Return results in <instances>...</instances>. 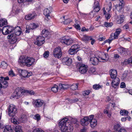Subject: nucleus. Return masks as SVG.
I'll return each mask as SVG.
<instances>
[{
	"instance_id": "obj_1",
	"label": "nucleus",
	"mask_w": 132,
	"mask_h": 132,
	"mask_svg": "<svg viewBox=\"0 0 132 132\" xmlns=\"http://www.w3.org/2000/svg\"><path fill=\"white\" fill-rule=\"evenodd\" d=\"M18 61L21 66L25 65L30 67L34 64L35 59L32 57L22 56L19 58Z\"/></svg>"
},
{
	"instance_id": "obj_2",
	"label": "nucleus",
	"mask_w": 132,
	"mask_h": 132,
	"mask_svg": "<svg viewBox=\"0 0 132 132\" xmlns=\"http://www.w3.org/2000/svg\"><path fill=\"white\" fill-rule=\"evenodd\" d=\"M69 119L65 118L61 120L59 123V127L61 128L62 132H72L70 128H68L66 126V123Z\"/></svg>"
},
{
	"instance_id": "obj_3",
	"label": "nucleus",
	"mask_w": 132,
	"mask_h": 132,
	"mask_svg": "<svg viewBox=\"0 0 132 132\" xmlns=\"http://www.w3.org/2000/svg\"><path fill=\"white\" fill-rule=\"evenodd\" d=\"M7 110L8 113L10 117H13L17 113V109L16 106L12 104H10L8 107Z\"/></svg>"
},
{
	"instance_id": "obj_4",
	"label": "nucleus",
	"mask_w": 132,
	"mask_h": 132,
	"mask_svg": "<svg viewBox=\"0 0 132 132\" xmlns=\"http://www.w3.org/2000/svg\"><path fill=\"white\" fill-rule=\"evenodd\" d=\"M90 61L92 65H97L100 59L97 52L93 56H90Z\"/></svg>"
},
{
	"instance_id": "obj_5",
	"label": "nucleus",
	"mask_w": 132,
	"mask_h": 132,
	"mask_svg": "<svg viewBox=\"0 0 132 132\" xmlns=\"http://www.w3.org/2000/svg\"><path fill=\"white\" fill-rule=\"evenodd\" d=\"M7 38L9 39L10 43L12 44L18 42L20 40L19 38L17 37L14 34L9 35L7 36Z\"/></svg>"
},
{
	"instance_id": "obj_6",
	"label": "nucleus",
	"mask_w": 132,
	"mask_h": 132,
	"mask_svg": "<svg viewBox=\"0 0 132 132\" xmlns=\"http://www.w3.org/2000/svg\"><path fill=\"white\" fill-rule=\"evenodd\" d=\"M77 65L79 67V71L81 73L84 74L87 72L88 69L87 65L80 62L78 63Z\"/></svg>"
},
{
	"instance_id": "obj_7",
	"label": "nucleus",
	"mask_w": 132,
	"mask_h": 132,
	"mask_svg": "<svg viewBox=\"0 0 132 132\" xmlns=\"http://www.w3.org/2000/svg\"><path fill=\"white\" fill-rule=\"evenodd\" d=\"M98 53L100 59V62H105L108 61L109 59L108 54L105 53L103 52H98Z\"/></svg>"
},
{
	"instance_id": "obj_8",
	"label": "nucleus",
	"mask_w": 132,
	"mask_h": 132,
	"mask_svg": "<svg viewBox=\"0 0 132 132\" xmlns=\"http://www.w3.org/2000/svg\"><path fill=\"white\" fill-rule=\"evenodd\" d=\"M14 30V28L12 26L7 25L3 28L2 32L3 35H7L13 31Z\"/></svg>"
},
{
	"instance_id": "obj_9",
	"label": "nucleus",
	"mask_w": 132,
	"mask_h": 132,
	"mask_svg": "<svg viewBox=\"0 0 132 132\" xmlns=\"http://www.w3.org/2000/svg\"><path fill=\"white\" fill-rule=\"evenodd\" d=\"M80 48L78 44H75L72 45L68 51V52L70 55H73L76 53L78 51V49Z\"/></svg>"
},
{
	"instance_id": "obj_10",
	"label": "nucleus",
	"mask_w": 132,
	"mask_h": 132,
	"mask_svg": "<svg viewBox=\"0 0 132 132\" xmlns=\"http://www.w3.org/2000/svg\"><path fill=\"white\" fill-rule=\"evenodd\" d=\"M45 103L44 101L40 99H33L32 103L35 108H40Z\"/></svg>"
},
{
	"instance_id": "obj_11",
	"label": "nucleus",
	"mask_w": 132,
	"mask_h": 132,
	"mask_svg": "<svg viewBox=\"0 0 132 132\" xmlns=\"http://www.w3.org/2000/svg\"><path fill=\"white\" fill-rule=\"evenodd\" d=\"M112 79L111 84L112 87L114 89H118L119 88L120 81L119 78L116 77Z\"/></svg>"
},
{
	"instance_id": "obj_12",
	"label": "nucleus",
	"mask_w": 132,
	"mask_h": 132,
	"mask_svg": "<svg viewBox=\"0 0 132 132\" xmlns=\"http://www.w3.org/2000/svg\"><path fill=\"white\" fill-rule=\"evenodd\" d=\"M60 41L62 43L67 45H70L73 42V41L70 39L69 37L67 36L62 37L60 39Z\"/></svg>"
},
{
	"instance_id": "obj_13",
	"label": "nucleus",
	"mask_w": 132,
	"mask_h": 132,
	"mask_svg": "<svg viewBox=\"0 0 132 132\" xmlns=\"http://www.w3.org/2000/svg\"><path fill=\"white\" fill-rule=\"evenodd\" d=\"M18 72L20 74V75L24 78L29 77L32 75V72H29L27 71L26 70L19 69V70Z\"/></svg>"
},
{
	"instance_id": "obj_14",
	"label": "nucleus",
	"mask_w": 132,
	"mask_h": 132,
	"mask_svg": "<svg viewBox=\"0 0 132 132\" xmlns=\"http://www.w3.org/2000/svg\"><path fill=\"white\" fill-rule=\"evenodd\" d=\"M45 39L44 37L39 36L36 38L34 44L38 46H40L45 43Z\"/></svg>"
},
{
	"instance_id": "obj_15",
	"label": "nucleus",
	"mask_w": 132,
	"mask_h": 132,
	"mask_svg": "<svg viewBox=\"0 0 132 132\" xmlns=\"http://www.w3.org/2000/svg\"><path fill=\"white\" fill-rule=\"evenodd\" d=\"M62 62L63 64L69 66L72 63V60L70 58L65 57L62 59Z\"/></svg>"
},
{
	"instance_id": "obj_16",
	"label": "nucleus",
	"mask_w": 132,
	"mask_h": 132,
	"mask_svg": "<svg viewBox=\"0 0 132 132\" xmlns=\"http://www.w3.org/2000/svg\"><path fill=\"white\" fill-rule=\"evenodd\" d=\"M90 121L89 117H85L81 119L80 121V123L83 126H87L90 123Z\"/></svg>"
},
{
	"instance_id": "obj_17",
	"label": "nucleus",
	"mask_w": 132,
	"mask_h": 132,
	"mask_svg": "<svg viewBox=\"0 0 132 132\" xmlns=\"http://www.w3.org/2000/svg\"><path fill=\"white\" fill-rule=\"evenodd\" d=\"M15 92L17 93V95L19 97L22 96L24 92V90L22 89L20 87H18L15 89Z\"/></svg>"
},
{
	"instance_id": "obj_18",
	"label": "nucleus",
	"mask_w": 132,
	"mask_h": 132,
	"mask_svg": "<svg viewBox=\"0 0 132 132\" xmlns=\"http://www.w3.org/2000/svg\"><path fill=\"white\" fill-rule=\"evenodd\" d=\"M36 16L37 14L34 12L26 15L24 18L26 20H30L34 19Z\"/></svg>"
},
{
	"instance_id": "obj_19",
	"label": "nucleus",
	"mask_w": 132,
	"mask_h": 132,
	"mask_svg": "<svg viewBox=\"0 0 132 132\" xmlns=\"http://www.w3.org/2000/svg\"><path fill=\"white\" fill-rule=\"evenodd\" d=\"M42 37H44V38L47 37V39H48L50 38V32L47 30L45 29H43L42 31Z\"/></svg>"
},
{
	"instance_id": "obj_20",
	"label": "nucleus",
	"mask_w": 132,
	"mask_h": 132,
	"mask_svg": "<svg viewBox=\"0 0 132 132\" xmlns=\"http://www.w3.org/2000/svg\"><path fill=\"white\" fill-rule=\"evenodd\" d=\"M109 73H110L111 78H113L117 77V70L114 69H111L110 70Z\"/></svg>"
},
{
	"instance_id": "obj_21",
	"label": "nucleus",
	"mask_w": 132,
	"mask_h": 132,
	"mask_svg": "<svg viewBox=\"0 0 132 132\" xmlns=\"http://www.w3.org/2000/svg\"><path fill=\"white\" fill-rule=\"evenodd\" d=\"M21 29L20 27L18 26L14 28V31L15 34H14L16 36H19L22 33V31H21Z\"/></svg>"
},
{
	"instance_id": "obj_22",
	"label": "nucleus",
	"mask_w": 132,
	"mask_h": 132,
	"mask_svg": "<svg viewBox=\"0 0 132 132\" xmlns=\"http://www.w3.org/2000/svg\"><path fill=\"white\" fill-rule=\"evenodd\" d=\"M90 126L92 128H95L97 125V121L96 119H93L90 121Z\"/></svg>"
},
{
	"instance_id": "obj_23",
	"label": "nucleus",
	"mask_w": 132,
	"mask_h": 132,
	"mask_svg": "<svg viewBox=\"0 0 132 132\" xmlns=\"http://www.w3.org/2000/svg\"><path fill=\"white\" fill-rule=\"evenodd\" d=\"M124 16L123 15H120L118 17L117 20V23L118 24H121L124 21Z\"/></svg>"
},
{
	"instance_id": "obj_24",
	"label": "nucleus",
	"mask_w": 132,
	"mask_h": 132,
	"mask_svg": "<svg viewBox=\"0 0 132 132\" xmlns=\"http://www.w3.org/2000/svg\"><path fill=\"white\" fill-rule=\"evenodd\" d=\"M13 132H23V131L22 129L21 126L17 125L13 127Z\"/></svg>"
},
{
	"instance_id": "obj_25",
	"label": "nucleus",
	"mask_w": 132,
	"mask_h": 132,
	"mask_svg": "<svg viewBox=\"0 0 132 132\" xmlns=\"http://www.w3.org/2000/svg\"><path fill=\"white\" fill-rule=\"evenodd\" d=\"M4 132H13V128L12 129L11 126L7 125L5 126L3 130Z\"/></svg>"
},
{
	"instance_id": "obj_26",
	"label": "nucleus",
	"mask_w": 132,
	"mask_h": 132,
	"mask_svg": "<svg viewBox=\"0 0 132 132\" xmlns=\"http://www.w3.org/2000/svg\"><path fill=\"white\" fill-rule=\"evenodd\" d=\"M7 24V20L5 19H0V27H3L6 26Z\"/></svg>"
},
{
	"instance_id": "obj_27",
	"label": "nucleus",
	"mask_w": 132,
	"mask_h": 132,
	"mask_svg": "<svg viewBox=\"0 0 132 132\" xmlns=\"http://www.w3.org/2000/svg\"><path fill=\"white\" fill-rule=\"evenodd\" d=\"M121 31V29L118 28L117 29L115 32L114 35V39H117L118 38V36L120 34Z\"/></svg>"
},
{
	"instance_id": "obj_28",
	"label": "nucleus",
	"mask_w": 132,
	"mask_h": 132,
	"mask_svg": "<svg viewBox=\"0 0 132 132\" xmlns=\"http://www.w3.org/2000/svg\"><path fill=\"white\" fill-rule=\"evenodd\" d=\"M31 30H33L39 27V25L37 23H34L32 22L29 25Z\"/></svg>"
},
{
	"instance_id": "obj_29",
	"label": "nucleus",
	"mask_w": 132,
	"mask_h": 132,
	"mask_svg": "<svg viewBox=\"0 0 132 132\" xmlns=\"http://www.w3.org/2000/svg\"><path fill=\"white\" fill-rule=\"evenodd\" d=\"M92 39V37L88 36L86 35H84L82 38V40L85 43H87V42L90 40Z\"/></svg>"
},
{
	"instance_id": "obj_30",
	"label": "nucleus",
	"mask_w": 132,
	"mask_h": 132,
	"mask_svg": "<svg viewBox=\"0 0 132 132\" xmlns=\"http://www.w3.org/2000/svg\"><path fill=\"white\" fill-rule=\"evenodd\" d=\"M51 13V11L49 9H44V14L47 17V18L49 19L48 17L50 16V14Z\"/></svg>"
},
{
	"instance_id": "obj_31",
	"label": "nucleus",
	"mask_w": 132,
	"mask_h": 132,
	"mask_svg": "<svg viewBox=\"0 0 132 132\" xmlns=\"http://www.w3.org/2000/svg\"><path fill=\"white\" fill-rule=\"evenodd\" d=\"M120 124L117 122V123H115L113 129L115 131H118L119 130L120 128Z\"/></svg>"
},
{
	"instance_id": "obj_32",
	"label": "nucleus",
	"mask_w": 132,
	"mask_h": 132,
	"mask_svg": "<svg viewBox=\"0 0 132 132\" xmlns=\"http://www.w3.org/2000/svg\"><path fill=\"white\" fill-rule=\"evenodd\" d=\"M61 50L60 48L56 47L54 49L53 52V54H57L58 53H61Z\"/></svg>"
},
{
	"instance_id": "obj_33",
	"label": "nucleus",
	"mask_w": 132,
	"mask_h": 132,
	"mask_svg": "<svg viewBox=\"0 0 132 132\" xmlns=\"http://www.w3.org/2000/svg\"><path fill=\"white\" fill-rule=\"evenodd\" d=\"M58 86L55 85L54 86L51 88V90L54 93H56L58 92Z\"/></svg>"
},
{
	"instance_id": "obj_34",
	"label": "nucleus",
	"mask_w": 132,
	"mask_h": 132,
	"mask_svg": "<svg viewBox=\"0 0 132 132\" xmlns=\"http://www.w3.org/2000/svg\"><path fill=\"white\" fill-rule=\"evenodd\" d=\"M25 93L29 94L31 95H34L35 94V92L32 90H24Z\"/></svg>"
},
{
	"instance_id": "obj_35",
	"label": "nucleus",
	"mask_w": 132,
	"mask_h": 132,
	"mask_svg": "<svg viewBox=\"0 0 132 132\" xmlns=\"http://www.w3.org/2000/svg\"><path fill=\"white\" fill-rule=\"evenodd\" d=\"M94 8H101L99 5V2L96 0H95L94 3Z\"/></svg>"
},
{
	"instance_id": "obj_36",
	"label": "nucleus",
	"mask_w": 132,
	"mask_h": 132,
	"mask_svg": "<svg viewBox=\"0 0 132 132\" xmlns=\"http://www.w3.org/2000/svg\"><path fill=\"white\" fill-rule=\"evenodd\" d=\"M103 86L100 85L99 84H95L93 86V88L95 90H97L99 89L100 88H102Z\"/></svg>"
},
{
	"instance_id": "obj_37",
	"label": "nucleus",
	"mask_w": 132,
	"mask_h": 132,
	"mask_svg": "<svg viewBox=\"0 0 132 132\" xmlns=\"http://www.w3.org/2000/svg\"><path fill=\"white\" fill-rule=\"evenodd\" d=\"M7 66V64L6 62L4 61H3L1 62V66L2 68L3 69H6Z\"/></svg>"
},
{
	"instance_id": "obj_38",
	"label": "nucleus",
	"mask_w": 132,
	"mask_h": 132,
	"mask_svg": "<svg viewBox=\"0 0 132 132\" xmlns=\"http://www.w3.org/2000/svg\"><path fill=\"white\" fill-rule=\"evenodd\" d=\"M78 85L77 83H74L71 86L70 89L72 90L76 89L78 87Z\"/></svg>"
},
{
	"instance_id": "obj_39",
	"label": "nucleus",
	"mask_w": 132,
	"mask_h": 132,
	"mask_svg": "<svg viewBox=\"0 0 132 132\" xmlns=\"http://www.w3.org/2000/svg\"><path fill=\"white\" fill-rule=\"evenodd\" d=\"M104 26L106 28L111 27L113 25V23L112 22L108 23L107 22H105L104 24Z\"/></svg>"
},
{
	"instance_id": "obj_40",
	"label": "nucleus",
	"mask_w": 132,
	"mask_h": 132,
	"mask_svg": "<svg viewBox=\"0 0 132 132\" xmlns=\"http://www.w3.org/2000/svg\"><path fill=\"white\" fill-rule=\"evenodd\" d=\"M120 114L122 116H127L128 113V111L125 110H120Z\"/></svg>"
},
{
	"instance_id": "obj_41",
	"label": "nucleus",
	"mask_w": 132,
	"mask_h": 132,
	"mask_svg": "<svg viewBox=\"0 0 132 132\" xmlns=\"http://www.w3.org/2000/svg\"><path fill=\"white\" fill-rule=\"evenodd\" d=\"M34 119L37 120L38 121L40 119V117L39 114H37L36 115H33L32 116Z\"/></svg>"
},
{
	"instance_id": "obj_42",
	"label": "nucleus",
	"mask_w": 132,
	"mask_h": 132,
	"mask_svg": "<svg viewBox=\"0 0 132 132\" xmlns=\"http://www.w3.org/2000/svg\"><path fill=\"white\" fill-rule=\"evenodd\" d=\"M90 92V90H89L84 91L82 92V95L84 96L86 95H89Z\"/></svg>"
},
{
	"instance_id": "obj_43",
	"label": "nucleus",
	"mask_w": 132,
	"mask_h": 132,
	"mask_svg": "<svg viewBox=\"0 0 132 132\" xmlns=\"http://www.w3.org/2000/svg\"><path fill=\"white\" fill-rule=\"evenodd\" d=\"M33 132H45V131L41 128H36L33 130Z\"/></svg>"
},
{
	"instance_id": "obj_44",
	"label": "nucleus",
	"mask_w": 132,
	"mask_h": 132,
	"mask_svg": "<svg viewBox=\"0 0 132 132\" xmlns=\"http://www.w3.org/2000/svg\"><path fill=\"white\" fill-rule=\"evenodd\" d=\"M71 21L70 19L68 18L65 20L63 22V23L64 24H67L70 23Z\"/></svg>"
},
{
	"instance_id": "obj_45",
	"label": "nucleus",
	"mask_w": 132,
	"mask_h": 132,
	"mask_svg": "<svg viewBox=\"0 0 132 132\" xmlns=\"http://www.w3.org/2000/svg\"><path fill=\"white\" fill-rule=\"evenodd\" d=\"M120 2L119 3V5L120 6H121L120 8H124V2L123 0H119Z\"/></svg>"
},
{
	"instance_id": "obj_46",
	"label": "nucleus",
	"mask_w": 132,
	"mask_h": 132,
	"mask_svg": "<svg viewBox=\"0 0 132 132\" xmlns=\"http://www.w3.org/2000/svg\"><path fill=\"white\" fill-rule=\"evenodd\" d=\"M31 30V29L30 28L29 25H27L26 26L25 32L26 33H29Z\"/></svg>"
},
{
	"instance_id": "obj_47",
	"label": "nucleus",
	"mask_w": 132,
	"mask_h": 132,
	"mask_svg": "<svg viewBox=\"0 0 132 132\" xmlns=\"http://www.w3.org/2000/svg\"><path fill=\"white\" fill-rule=\"evenodd\" d=\"M62 53H58L57 54H53L55 58H60L62 56Z\"/></svg>"
},
{
	"instance_id": "obj_48",
	"label": "nucleus",
	"mask_w": 132,
	"mask_h": 132,
	"mask_svg": "<svg viewBox=\"0 0 132 132\" xmlns=\"http://www.w3.org/2000/svg\"><path fill=\"white\" fill-rule=\"evenodd\" d=\"M17 97H19L18 95H17V93L16 92H15V90L14 92L12 93L11 95V97L13 98H18Z\"/></svg>"
},
{
	"instance_id": "obj_49",
	"label": "nucleus",
	"mask_w": 132,
	"mask_h": 132,
	"mask_svg": "<svg viewBox=\"0 0 132 132\" xmlns=\"http://www.w3.org/2000/svg\"><path fill=\"white\" fill-rule=\"evenodd\" d=\"M11 122L13 124L16 125L18 123V121L14 118H13V119H11Z\"/></svg>"
},
{
	"instance_id": "obj_50",
	"label": "nucleus",
	"mask_w": 132,
	"mask_h": 132,
	"mask_svg": "<svg viewBox=\"0 0 132 132\" xmlns=\"http://www.w3.org/2000/svg\"><path fill=\"white\" fill-rule=\"evenodd\" d=\"M118 51L121 53H123L125 52V49L123 47H120L118 48Z\"/></svg>"
},
{
	"instance_id": "obj_51",
	"label": "nucleus",
	"mask_w": 132,
	"mask_h": 132,
	"mask_svg": "<svg viewBox=\"0 0 132 132\" xmlns=\"http://www.w3.org/2000/svg\"><path fill=\"white\" fill-rule=\"evenodd\" d=\"M27 117L26 114L25 113L24 114L22 113L21 114V118L22 119L25 120L27 118Z\"/></svg>"
},
{
	"instance_id": "obj_52",
	"label": "nucleus",
	"mask_w": 132,
	"mask_h": 132,
	"mask_svg": "<svg viewBox=\"0 0 132 132\" xmlns=\"http://www.w3.org/2000/svg\"><path fill=\"white\" fill-rule=\"evenodd\" d=\"M12 11L15 14H18L19 12V9H12Z\"/></svg>"
},
{
	"instance_id": "obj_53",
	"label": "nucleus",
	"mask_w": 132,
	"mask_h": 132,
	"mask_svg": "<svg viewBox=\"0 0 132 132\" xmlns=\"http://www.w3.org/2000/svg\"><path fill=\"white\" fill-rule=\"evenodd\" d=\"M49 54V51H46L44 54V57L46 58L48 57V56Z\"/></svg>"
},
{
	"instance_id": "obj_54",
	"label": "nucleus",
	"mask_w": 132,
	"mask_h": 132,
	"mask_svg": "<svg viewBox=\"0 0 132 132\" xmlns=\"http://www.w3.org/2000/svg\"><path fill=\"white\" fill-rule=\"evenodd\" d=\"M126 87L125 83L124 82H122L120 83V87L121 88H124Z\"/></svg>"
},
{
	"instance_id": "obj_55",
	"label": "nucleus",
	"mask_w": 132,
	"mask_h": 132,
	"mask_svg": "<svg viewBox=\"0 0 132 132\" xmlns=\"http://www.w3.org/2000/svg\"><path fill=\"white\" fill-rule=\"evenodd\" d=\"M105 16L106 20H108L110 19L111 17V15L109 13H107V14L105 15Z\"/></svg>"
},
{
	"instance_id": "obj_56",
	"label": "nucleus",
	"mask_w": 132,
	"mask_h": 132,
	"mask_svg": "<svg viewBox=\"0 0 132 132\" xmlns=\"http://www.w3.org/2000/svg\"><path fill=\"white\" fill-rule=\"evenodd\" d=\"M80 14L81 16H82V17L84 18H86L87 16V14H85L84 13H82L81 12H80Z\"/></svg>"
},
{
	"instance_id": "obj_57",
	"label": "nucleus",
	"mask_w": 132,
	"mask_h": 132,
	"mask_svg": "<svg viewBox=\"0 0 132 132\" xmlns=\"http://www.w3.org/2000/svg\"><path fill=\"white\" fill-rule=\"evenodd\" d=\"M9 75L12 76H15V74L14 73L13 70H11L9 72Z\"/></svg>"
},
{
	"instance_id": "obj_58",
	"label": "nucleus",
	"mask_w": 132,
	"mask_h": 132,
	"mask_svg": "<svg viewBox=\"0 0 132 132\" xmlns=\"http://www.w3.org/2000/svg\"><path fill=\"white\" fill-rule=\"evenodd\" d=\"M96 9H94V10H93V11L90 12V14L91 15H92V14L94 15L95 14V12H98V11L100 10V9H98V10H97V11H95Z\"/></svg>"
},
{
	"instance_id": "obj_59",
	"label": "nucleus",
	"mask_w": 132,
	"mask_h": 132,
	"mask_svg": "<svg viewBox=\"0 0 132 132\" xmlns=\"http://www.w3.org/2000/svg\"><path fill=\"white\" fill-rule=\"evenodd\" d=\"M124 63L125 64H130V58L128 60H125L124 61Z\"/></svg>"
},
{
	"instance_id": "obj_60",
	"label": "nucleus",
	"mask_w": 132,
	"mask_h": 132,
	"mask_svg": "<svg viewBox=\"0 0 132 132\" xmlns=\"http://www.w3.org/2000/svg\"><path fill=\"white\" fill-rule=\"evenodd\" d=\"M127 76V74L126 73H124L122 76V78L123 79H125Z\"/></svg>"
},
{
	"instance_id": "obj_61",
	"label": "nucleus",
	"mask_w": 132,
	"mask_h": 132,
	"mask_svg": "<svg viewBox=\"0 0 132 132\" xmlns=\"http://www.w3.org/2000/svg\"><path fill=\"white\" fill-rule=\"evenodd\" d=\"M72 123L74 124H77L79 122L76 119H72Z\"/></svg>"
},
{
	"instance_id": "obj_62",
	"label": "nucleus",
	"mask_w": 132,
	"mask_h": 132,
	"mask_svg": "<svg viewBox=\"0 0 132 132\" xmlns=\"http://www.w3.org/2000/svg\"><path fill=\"white\" fill-rule=\"evenodd\" d=\"M75 28L79 30H80L81 29L80 27L79 24H75Z\"/></svg>"
},
{
	"instance_id": "obj_63",
	"label": "nucleus",
	"mask_w": 132,
	"mask_h": 132,
	"mask_svg": "<svg viewBox=\"0 0 132 132\" xmlns=\"http://www.w3.org/2000/svg\"><path fill=\"white\" fill-rule=\"evenodd\" d=\"M118 132H127L126 130L123 128H120Z\"/></svg>"
},
{
	"instance_id": "obj_64",
	"label": "nucleus",
	"mask_w": 132,
	"mask_h": 132,
	"mask_svg": "<svg viewBox=\"0 0 132 132\" xmlns=\"http://www.w3.org/2000/svg\"><path fill=\"white\" fill-rule=\"evenodd\" d=\"M129 28V25L128 24H125L123 26V28L126 29H128Z\"/></svg>"
}]
</instances>
